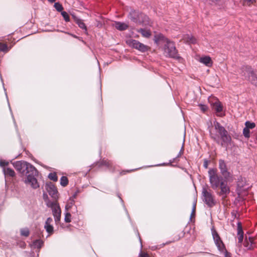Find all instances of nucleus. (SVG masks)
Wrapping results in <instances>:
<instances>
[{
	"label": "nucleus",
	"instance_id": "nucleus-34",
	"mask_svg": "<svg viewBox=\"0 0 257 257\" xmlns=\"http://www.w3.org/2000/svg\"><path fill=\"white\" fill-rule=\"evenodd\" d=\"M243 134L244 137L246 138H249L250 137L249 130L248 129V128H246V127H244L243 130Z\"/></svg>",
	"mask_w": 257,
	"mask_h": 257
},
{
	"label": "nucleus",
	"instance_id": "nucleus-24",
	"mask_svg": "<svg viewBox=\"0 0 257 257\" xmlns=\"http://www.w3.org/2000/svg\"><path fill=\"white\" fill-rule=\"evenodd\" d=\"M43 244V241L40 239H37L33 241V246L35 248H40Z\"/></svg>",
	"mask_w": 257,
	"mask_h": 257
},
{
	"label": "nucleus",
	"instance_id": "nucleus-18",
	"mask_svg": "<svg viewBox=\"0 0 257 257\" xmlns=\"http://www.w3.org/2000/svg\"><path fill=\"white\" fill-rule=\"evenodd\" d=\"M137 32L142 34V36L146 38H149L151 36V32L150 30L141 28L137 30Z\"/></svg>",
	"mask_w": 257,
	"mask_h": 257
},
{
	"label": "nucleus",
	"instance_id": "nucleus-42",
	"mask_svg": "<svg viewBox=\"0 0 257 257\" xmlns=\"http://www.w3.org/2000/svg\"><path fill=\"white\" fill-rule=\"evenodd\" d=\"M140 256L141 257H150L149 254L147 253H141Z\"/></svg>",
	"mask_w": 257,
	"mask_h": 257
},
{
	"label": "nucleus",
	"instance_id": "nucleus-31",
	"mask_svg": "<svg viewBox=\"0 0 257 257\" xmlns=\"http://www.w3.org/2000/svg\"><path fill=\"white\" fill-rule=\"evenodd\" d=\"M183 152H184V147H183V145L182 146L181 149L180 151V152H179V154H178L177 156L175 158H174L173 159V160L171 162L173 163V162H177V160L178 158L182 156V155L183 153Z\"/></svg>",
	"mask_w": 257,
	"mask_h": 257
},
{
	"label": "nucleus",
	"instance_id": "nucleus-1",
	"mask_svg": "<svg viewBox=\"0 0 257 257\" xmlns=\"http://www.w3.org/2000/svg\"><path fill=\"white\" fill-rule=\"evenodd\" d=\"M219 169L222 176L218 174L216 169L210 168L208 172L209 181L211 188L216 191V194L224 200L230 192L227 182L233 180V175L223 160H219Z\"/></svg>",
	"mask_w": 257,
	"mask_h": 257
},
{
	"label": "nucleus",
	"instance_id": "nucleus-4",
	"mask_svg": "<svg viewBox=\"0 0 257 257\" xmlns=\"http://www.w3.org/2000/svg\"><path fill=\"white\" fill-rule=\"evenodd\" d=\"M202 195L203 201L208 207H212L215 205L216 201L215 196L208 186H206L202 188Z\"/></svg>",
	"mask_w": 257,
	"mask_h": 257
},
{
	"label": "nucleus",
	"instance_id": "nucleus-32",
	"mask_svg": "<svg viewBox=\"0 0 257 257\" xmlns=\"http://www.w3.org/2000/svg\"><path fill=\"white\" fill-rule=\"evenodd\" d=\"M196 202H197V200L196 199L195 200H194V203H193V208H192V212H191V215H190V219H191V218L192 217H194V216H195V210H196Z\"/></svg>",
	"mask_w": 257,
	"mask_h": 257
},
{
	"label": "nucleus",
	"instance_id": "nucleus-40",
	"mask_svg": "<svg viewBox=\"0 0 257 257\" xmlns=\"http://www.w3.org/2000/svg\"><path fill=\"white\" fill-rule=\"evenodd\" d=\"M208 163H209V162L208 160H204V163H203V167L205 168V169H207L208 168Z\"/></svg>",
	"mask_w": 257,
	"mask_h": 257
},
{
	"label": "nucleus",
	"instance_id": "nucleus-23",
	"mask_svg": "<svg viewBox=\"0 0 257 257\" xmlns=\"http://www.w3.org/2000/svg\"><path fill=\"white\" fill-rule=\"evenodd\" d=\"M215 244H216L218 249L220 252H224L225 250H226L225 249V246L221 240H220L219 242H217V243H216Z\"/></svg>",
	"mask_w": 257,
	"mask_h": 257
},
{
	"label": "nucleus",
	"instance_id": "nucleus-14",
	"mask_svg": "<svg viewBox=\"0 0 257 257\" xmlns=\"http://www.w3.org/2000/svg\"><path fill=\"white\" fill-rule=\"evenodd\" d=\"M237 238L238 243L241 244L243 239V231L240 222L237 223Z\"/></svg>",
	"mask_w": 257,
	"mask_h": 257
},
{
	"label": "nucleus",
	"instance_id": "nucleus-16",
	"mask_svg": "<svg viewBox=\"0 0 257 257\" xmlns=\"http://www.w3.org/2000/svg\"><path fill=\"white\" fill-rule=\"evenodd\" d=\"M199 62L207 67H211L212 65V61L209 56L202 57L199 59Z\"/></svg>",
	"mask_w": 257,
	"mask_h": 257
},
{
	"label": "nucleus",
	"instance_id": "nucleus-41",
	"mask_svg": "<svg viewBox=\"0 0 257 257\" xmlns=\"http://www.w3.org/2000/svg\"><path fill=\"white\" fill-rule=\"evenodd\" d=\"M223 252H224V257H231V253L227 250H225Z\"/></svg>",
	"mask_w": 257,
	"mask_h": 257
},
{
	"label": "nucleus",
	"instance_id": "nucleus-22",
	"mask_svg": "<svg viewBox=\"0 0 257 257\" xmlns=\"http://www.w3.org/2000/svg\"><path fill=\"white\" fill-rule=\"evenodd\" d=\"M211 232H212V234L213 236V238L214 242L216 244V243H217V242H219L221 239L219 235H218V233L214 229L213 227L211 229Z\"/></svg>",
	"mask_w": 257,
	"mask_h": 257
},
{
	"label": "nucleus",
	"instance_id": "nucleus-11",
	"mask_svg": "<svg viewBox=\"0 0 257 257\" xmlns=\"http://www.w3.org/2000/svg\"><path fill=\"white\" fill-rule=\"evenodd\" d=\"M45 188L52 198L56 199L58 197L57 189L52 182L47 183L45 185Z\"/></svg>",
	"mask_w": 257,
	"mask_h": 257
},
{
	"label": "nucleus",
	"instance_id": "nucleus-21",
	"mask_svg": "<svg viewBox=\"0 0 257 257\" xmlns=\"http://www.w3.org/2000/svg\"><path fill=\"white\" fill-rule=\"evenodd\" d=\"M3 172L5 176H9L10 177H14L15 175L14 171L10 168H3Z\"/></svg>",
	"mask_w": 257,
	"mask_h": 257
},
{
	"label": "nucleus",
	"instance_id": "nucleus-25",
	"mask_svg": "<svg viewBox=\"0 0 257 257\" xmlns=\"http://www.w3.org/2000/svg\"><path fill=\"white\" fill-rule=\"evenodd\" d=\"M21 235L28 237L30 234V231L28 228H23L20 229Z\"/></svg>",
	"mask_w": 257,
	"mask_h": 257
},
{
	"label": "nucleus",
	"instance_id": "nucleus-36",
	"mask_svg": "<svg viewBox=\"0 0 257 257\" xmlns=\"http://www.w3.org/2000/svg\"><path fill=\"white\" fill-rule=\"evenodd\" d=\"M71 215L70 213L66 212L65 213L64 220L67 223H69L71 222Z\"/></svg>",
	"mask_w": 257,
	"mask_h": 257
},
{
	"label": "nucleus",
	"instance_id": "nucleus-5",
	"mask_svg": "<svg viewBox=\"0 0 257 257\" xmlns=\"http://www.w3.org/2000/svg\"><path fill=\"white\" fill-rule=\"evenodd\" d=\"M13 164L16 170L22 174H26L29 171H35V168L33 166L25 161H16Z\"/></svg>",
	"mask_w": 257,
	"mask_h": 257
},
{
	"label": "nucleus",
	"instance_id": "nucleus-47",
	"mask_svg": "<svg viewBox=\"0 0 257 257\" xmlns=\"http://www.w3.org/2000/svg\"><path fill=\"white\" fill-rule=\"evenodd\" d=\"M118 197H119V198L120 199V200H121V201H122V199H121V198H120L119 196H118Z\"/></svg>",
	"mask_w": 257,
	"mask_h": 257
},
{
	"label": "nucleus",
	"instance_id": "nucleus-13",
	"mask_svg": "<svg viewBox=\"0 0 257 257\" xmlns=\"http://www.w3.org/2000/svg\"><path fill=\"white\" fill-rule=\"evenodd\" d=\"M53 222V219L51 217H48L45 223L44 228L49 234H52L54 231V228L52 223Z\"/></svg>",
	"mask_w": 257,
	"mask_h": 257
},
{
	"label": "nucleus",
	"instance_id": "nucleus-7",
	"mask_svg": "<svg viewBox=\"0 0 257 257\" xmlns=\"http://www.w3.org/2000/svg\"><path fill=\"white\" fill-rule=\"evenodd\" d=\"M38 174L37 170L35 169V171H29L26 174V178L24 180L25 183L27 185H30L33 189H37L39 187V184L37 179L35 177Z\"/></svg>",
	"mask_w": 257,
	"mask_h": 257
},
{
	"label": "nucleus",
	"instance_id": "nucleus-27",
	"mask_svg": "<svg viewBox=\"0 0 257 257\" xmlns=\"http://www.w3.org/2000/svg\"><path fill=\"white\" fill-rule=\"evenodd\" d=\"M68 183V180L66 177L65 176H62L60 179V184L63 186L65 187L67 185Z\"/></svg>",
	"mask_w": 257,
	"mask_h": 257
},
{
	"label": "nucleus",
	"instance_id": "nucleus-15",
	"mask_svg": "<svg viewBox=\"0 0 257 257\" xmlns=\"http://www.w3.org/2000/svg\"><path fill=\"white\" fill-rule=\"evenodd\" d=\"M253 238L252 237H249L247 239V237L245 236L243 245L247 249H252L253 248Z\"/></svg>",
	"mask_w": 257,
	"mask_h": 257
},
{
	"label": "nucleus",
	"instance_id": "nucleus-48",
	"mask_svg": "<svg viewBox=\"0 0 257 257\" xmlns=\"http://www.w3.org/2000/svg\"><path fill=\"white\" fill-rule=\"evenodd\" d=\"M139 239H140V241H141V239L140 238V236H139Z\"/></svg>",
	"mask_w": 257,
	"mask_h": 257
},
{
	"label": "nucleus",
	"instance_id": "nucleus-26",
	"mask_svg": "<svg viewBox=\"0 0 257 257\" xmlns=\"http://www.w3.org/2000/svg\"><path fill=\"white\" fill-rule=\"evenodd\" d=\"M9 51V48H8V47L6 44L0 43V51H2L4 52H7Z\"/></svg>",
	"mask_w": 257,
	"mask_h": 257
},
{
	"label": "nucleus",
	"instance_id": "nucleus-20",
	"mask_svg": "<svg viewBox=\"0 0 257 257\" xmlns=\"http://www.w3.org/2000/svg\"><path fill=\"white\" fill-rule=\"evenodd\" d=\"M74 19L76 23L78 25L79 27L84 30L85 33H87V27L83 21L78 18H75Z\"/></svg>",
	"mask_w": 257,
	"mask_h": 257
},
{
	"label": "nucleus",
	"instance_id": "nucleus-44",
	"mask_svg": "<svg viewBox=\"0 0 257 257\" xmlns=\"http://www.w3.org/2000/svg\"><path fill=\"white\" fill-rule=\"evenodd\" d=\"M51 3H53L56 1V0H48Z\"/></svg>",
	"mask_w": 257,
	"mask_h": 257
},
{
	"label": "nucleus",
	"instance_id": "nucleus-43",
	"mask_svg": "<svg viewBox=\"0 0 257 257\" xmlns=\"http://www.w3.org/2000/svg\"><path fill=\"white\" fill-rule=\"evenodd\" d=\"M244 1L245 2H248V3H253L255 1V0H244Z\"/></svg>",
	"mask_w": 257,
	"mask_h": 257
},
{
	"label": "nucleus",
	"instance_id": "nucleus-38",
	"mask_svg": "<svg viewBox=\"0 0 257 257\" xmlns=\"http://www.w3.org/2000/svg\"><path fill=\"white\" fill-rule=\"evenodd\" d=\"M9 164V162L5 161H0V166L5 168V166H8Z\"/></svg>",
	"mask_w": 257,
	"mask_h": 257
},
{
	"label": "nucleus",
	"instance_id": "nucleus-3",
	"mask_svg": "<svg viewBox=\"0 0 257 257\" xmlns=\"http://www.w3.org/2000/svg\"><path fill=\"white\" fill-rule=\"evenodd\" d=\"M215 129L218 133L221 139V145L223 147H227L230 144L231 138L228 135L227 131L225 128L221 125V124L217 121L214 122Z\"/></svg>",
	"mask_w": 257,
	"mask_h": 257
},
{
	"label": "nucleus",
	"instance_id": "nucleus-2",
	"mask_svg": "<svg viewBox=\"0 0 257 257\" xmlns=\"http://www.w3.org/2000/svg\"><path fill=\"white\" fill-rule=\"evenodd\" d=\"M154 41L158 45L161 43L164 44V49L166 56L177 59L180 58L174 43L165 38L163 35L161 34L156 35Z\"/></svg>",
	"mask_w": 257,
	"mask_h": 257
},
{
	"label": "nucleus",
	"instance_id": "nucleus-45",
	"mask_svg": "<svg viewBox=\"0 0 257 257\" xmlns=\"http://www.w3.org/2000/svg\"><path fill=\"white\" fill-rule=\"evenodd\" d=\"M133 170H127V171H126L125 172H131V171H133Z\"/></svg>",
	"mask_w": 257,
	"mask_h": 257
},
{
	"label": "nucleus",
	"instance_id": "nucleus-33",
	"mask_svg": "<svg viewBox=\"0 0 257 257\" xmlns=\"http://www.w3.org/2000/svg\"><path fill=\"white\" fill-rule=\"evenodd\" d=\"M245 126L246 128H248V129H252L255 126V124L254 122H251L249 121H247L245 122Z\"/></svg>",
	"mask_w": 257,
	"mask_h": 257
},
{
	"label": "nucleus",
	"instance_id": "nucleus-28",
	"mask_svg": "<svg viewBox=\"0 0 257 257\" xmlns=\"http://www.w3.org/2000/svg\"><path fill=\"white\" fill-rule=\"evenodd\" d=\"M101 164L102 165L105 166L110 169L112 168L113 165L111 161L107 160H103L101 162Z\"/></svg>",
	"mask_w": 257,
	"mask_h": 257
},
{
	"label": "nucleus",
	"instance_id": "nucleus-39",
	"mask_svg": "<svg viewBox=\"0 0 257 257\" xmlns=\"http://www.w3.org/2000/svg\"><path fill=\"white\" fill-rule=\"evenodd\" d=\"M199 107H200V109L203 112H205L207 110V108H208V107H207V106L206 105H203V104H200L199 105Z\"/></svg>",
	"mask_w": 257,
	"mask_h": 257
},
{
	"label": "nucleus",
	"instance_id": "nucleus-8",
	"mask_svg": "<svg viewBox=\"0 0 257 257\" xmlns=\"http://www.w3.org/2000/svg\"><path fill=\"white\" fill-rule=\"evenodd\" d=\"M128 18L135 23H143L145 25L146 24V22L148 21L149 20V18L147 16L135 10L131 11Z\"/></svg>",
	"mask_w": 257,
	"mask_h": 257
},
{
	"label": "nucleus",
	"instance_id": "nucleus-10",
	"mask_svg": "<svg viewBox=\"0 0 257 257\" xmlns=\"http://www.w3.org/2000/svg\"><path fill=\"white\" fill-rule=\"evenodd\" d=\"M126 43L130 47L135 48L142 52H145L148 50L149 48L147 45H144L137 40L129 39L126 41Z\"/></svg>",
	"mask_w": 257,
	"mask_h": 257
},
{
	"label": "nucleus",
	"instance_id": "nucleus-17",
	"mask_svg": "<svg viewBox=\"0 0 257 257\" xmlns=\"http://www.w3.org/2000/svg\"><path fill=\"white\" fill-rule=\"evenodd\" d=\"M114 26L116 29L119 31L125 30L128 27L127 24L120 22H115L114 23Z\"/></svg>",
	"mask_w": 257,
	"mask_h": 257
},
{
	"label": "nucleus",
	"instance_id": "nucleus-30",
	"mask_svg": "<svg viewBox=\"0 0 257 257\" xmlns=\"http://www.w3.org/2000/svg\"><path fill=\"white\" fill-rule=\"evenodd\" d=\"M54 7L58 12H63V8L61 4L59 3H55L54 4Z\"/></svg>",
	"mask_w": 257,
	"mask_h": 257
},
{
	"label": "nucleus",
	"instance_id": "nucleus-12",
	"mask_svg": "<svg viewBox=\"0 0 257 257\" xmlns=\"http://www.w3.org/2000/svg\"><path fill=\"white\" fill-rule=\"evenodd\" d=\"M212 109L217 113L218 116H221L222 115V105L218 100H216L214 102L211 104Z\"/></svg>",
	"mask_w": 257,
	"mask_h": 257
},
{
	"label": "nucleus",
	"instance_id": "nucleus-9",
	"mask_svg": "<svg viewBox=\"0 0 257 257\" xmlns=\"http://www.w3.org/2000/svg\"><path fill=\"white\" fill-rule=\"evenodd\" d=\"M242 73L247 80L257 86V74L253 71L252 68L249 66L243 67Z\"/></svg>",
	"mask_w": 257,
	"mask_h": 257
},
{
	"label": "nucleus",
	"instance_id": "nucleus-37",
	"mask_svg": "<svg viewBox=\"0 0 257 257\" xmlns=\"http://www.w3.org/2000/svg\"><path fill=\"white\" fill-rule=\"evenodd\" d=\"M210 134L212 138L219 143V136L216 134H214L212 132H210Z\"/></svg>",
	"mask_w": 257,
	"mask_h": 257
},
{
	"label": "nucleus",
	"instance_id": "nucleus-46",
	"mask_svg": "<svg viewBox=\"0 0 257 257\" xmlns=\"http://www.w3.org/2000/svg\"><path fill=\"white\" fill-rule=\"evenodd\" d=\"M74 38H77V37L75 35H71Z\"/></svg>",
	"mask_w": 257,
	"mask_h": 257
},
{
	"label": "nucleus",
	"instance_id": "nucleus-29",
	"mask_svg": "<svg viewBox=\"0 0 257 257\" xmlns=\"http://www.w3.org/2000/svg\"><path fill=\"white\" fill-rule=\"evenodd\" d=\"M48 178L50 180H51L54 182H56L58 180V177L57 176V174L55 172L50 173L48 175Z\"/></svg>",
	"mask_w": 257,
	"mask_h": 257
},
{
	"label": "nucleus",
	"instance_id": "nucleus-6",
	"mask_svg": "<svg viewBox=\"0 0 257 257\" xmlns=\"http://www.w3.org/2000/svg\"><path fill=\"white\" fill-rule=\"evenodd\" d=\"M48 207L52 209V214L54 216L55 222L56 224H58L61 220V211L59 204L56 201H48L47 202Z\"/></svg>",
	"mask_w": 257,
	"mask_h": 257
},
{
	"label": "nucleus",
	"instance_id": "nucleus-19",
	"mask_svg": "<svg viewBox=\"0 0 257 257\" xmlns=\"http://www.w3.org/2000/svg\"><path fill=\"white\" fill-rule=\"evenodd\" d=\"M183 39L187 43L195 44L196 43V39L191 35L186 34L183 37Z\"/></svg>",
	"mask_w": 257,
	"mask_h": 257
},
{
	"label": "nucleus",
	"instance_id": "nucleus-35",
	"mask_svg": "<svg viewBox=\"0 0 257 257\" xmlns=\"http://www.w3.org/2000/svg\"><path fill=\"white\" fill-rule=\"evenodd\" d=\"M61 15L66 22H69L70 18L67 12L63 11L61 12Z\"/></svg>",
	"mask_w": 257,
	"mask_h": 257
}]
</instances>
